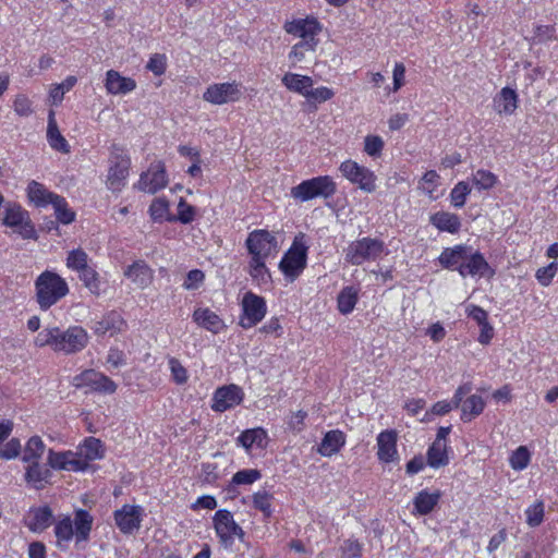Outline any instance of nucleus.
<instances>
[{
    "mask_svg": "<svg viewBox=\"0 0 558 558\" xmlns=\"http://www.w3.org/2000/svg\"><path fill=\"white\" fill-rule=\"evenodd\" d=\"M125 323L121 316L114 312L105 315L100 320L95 322L92 327L94 332L98 336L109 333L110 336L121 331Z\"/></svg>",
    "mask_w": 558,
    "mask_h": 558,
    "instance_id": "473e14b6",
    "label": "nucleus"
},
{
    "mask_svg": "<svg viewBox=\"0 0 558 558\" xmlns=\"http://www.w3.org/2000/svg\"><path fill=\"white\" fill-rule=\"evenodd\" d=\"M385 142L378 135H367L364 138V151L369 157L376 158L381 155Z\"/></svg>",
    "mask_w": 558,
    "mask_h": 558,
    "instance_id": "864d4df0",
    "label": "nucleus"
},
{
    "mask_svg": "<svg viewBox=\"0 0 558 558\" xmlns=\"http://www.w3.org/2000/svg\"><path fill=\"white\" fill-rule=\"evenodd\" d=\"M195 215V207L187 204L185 199L181 198L178 204V215L174 216L175 221H180L183 225H187L194 220Z\"/></svg>",
    "mask_w": 558,
    "mask_h": 558,
    "instance_id": "4d7b16f0",
    "label": "nucleus"
},
{
    "mask_svg": "<svg viewBox=\"0 0 558 558\" xmlns=\"http://www.w3.org/2000/svg\"><path fill=\"white\" fill-rule=\"evenodd\" d=\"M316 48L317 47H314L312 45L296 43L292 46L288 54V58L292 65H296L298 63L305 60L306 53L314 52Z\"/></svg>",
    "mask_w": 558,
    "mask_h": 558,
    "instance_id": "6e6d98bb",
    "label": "nucleus"
},
{
    "mask_svg": "<svg viewBox=\"0 0 558 558\" xmlns=\"http://www.w3.org/2000/svg\"><path fill=\"white\" fill-rule=\"evenodd\" d=\"M272 496L266 490H258L253 495L254 508L262 511L265 517H270L272 513L271 508Z\"/></svg>",
    "mask_w": 558,
    "mask_h": 558,
    "instance_id": "8fccbe9b",
    "label": "nucleus"
},
{
    "mask_svg": "<svg viewBox=\"0 0 558 558\" xmlns=\"http://www.w3.org/2000/svg\"><path fill=\"white\" fill-rule=\"evenodd\" d=\"M21 442L17 438L10 439L2 448H0V458L11 460L19 457L21 452Z\"/></svg>",
    "mask_w": 558,
    "mask_h": 558,
    "instance_id": "e2e57ef3",
    "label": "nucleus"
},
{
    "mask_svg": "<svg viewBox=\"0 0 558 558\" xmlns=\"http://www.w3.org/2000/svg\"><path fill=\"white\" fill-rule=\"evenodd\" d=\"M213 522L216 534L225 547H230L235 538L241 541L244 538L243 529L234 521L233 514L229 510H218Z\"/></svg>",
    "mask_w": 558,
    "mask_h": 558,
    "instance_id": "9b49d317",
    "label": "nucleus"
},
{
    "mask_svg": "<svg viewBox=\"0 0 558 558\" xmlns=\"http://www.w3.org/2000/svg\"><path fill=\"white\" fill-rule=\"evenodd\" d=\"M526 523L531 527L538 526L544 519V504L536 501L525 510Z\"/></svg>",
    "mask_w": 558,
    "mask_h": 558,
    "instance_id": "5fc2aeb1",
    "label": "nucleus"
},
{
    "mask_svg": "<svg viewBox=\"0 0 558 558\" xmlns=\"http://www.w3.org/2000/svg\"><path fill=\"white\" fill-rule=\"evenodd\" d=\"M518 94L510 87H504L493 100L495 111L500 116H511L518 108Z\"/></svg>",
    "mask_w": 558,
    "mask_h": 558,
    "instance_id": "b1692460",
    "label": "nucleus"
},
{
    "mask_svg": "<svg viewBox=\"0 0 558 558\" xmlns=\"http://www.w3.org/2000/svg\"><path fill=\"white\" fill-rule=\"evenodd\" d=\"M385 244L378 239L365 236L351 242L344 251V258L354 266L376 260L384 252Z\"/></svg>",
    "mask_w": 558,
    "mask_h": 558,
    "instance_id": "39448f33",
    "label": "nucleus"
},
{
    "mask_svg": "<svg viewBox=\"0 0 558 558\" xmlns=\"http://www.w3.org/2000/svg\"><path fill=\"white\" fill-rule=\"evenodd\" d=\"M52 522V512L48 507L31 509L25 518L26 526L34 533H41Z\"/></svg>",
    "mask_w": 558,
    "mask_h": 558,
    "instance_id": "c85d7f7f",
    "label": "nucleus"
},
{
    "mask_svg": "<svg viewBox=\"0 0 558 558\" xmlns=\"http://www.w3.org/2000/svg\"><path fill=\"white\" fill-rule=\"evenodd\" d=\"M105 87L108 94L125 95L136 88V82L131 77L122 76L116 70L106 72Z\"/></svg>",
    "mask_w": 558,
    "mask_h": 558,
    "instance_id": "412c9836",
    "label": "nucleus"
},
{
    "mask_svg": "<svg viewBox=\"0 0 558 558\" xmlns=\"http://www.w3.org/2000/svg\"><path fill=\"white\" fill-rule=\"evenodd\" d=\"M342 550L347 558H361L362 546L356 541L348 539L344 542Z\"/></svg>",
    "mask_w": 558,
    "mask_h": 558,
    "instance_id": "774afa93",
    "label": "nucleus"
},
{
    "mask_svg": "<svg viewBox=\"0 0 558 558\" xmlns=\"http://www.w3.org/2000/svg\"><path fill=\"white\" fill-rule=\"evenodd\" d=\"M531 461V453L525 446L518 447L509 458V464L514 471H522L527 468Z\"/></svg>",
    "mask_w": 558,
    "mask_h": 558,
    "instance_id": "de8ad7c7",
    "label": "nucleus"
},
{
    "mask_svg": "<svg viewBox=\"0 0 558 558\" xmlns=\"http://www.w3.org/2000/svg\"><path fill=\"white\" fill-rule=\"evenodd\" d=\"M430 223L439 231L457 233L461 227V221L456 214L438 211L430 217Z\"/></svg>",
    "mask_w": 558,
    "mask_h": 558,
    "instance_id": "c9c22d12",
    "label": "nucleus"
},
{
    "mask_svg": "<svg viewBox=\"0 0 558 558\" xmlns=\"http://www.w3.org/2000/svg\"><path fill=\"white\" fill-rule=\"evenodd\" d=\"M143 509L135 505H123L114 511V521L124 534H131L141 527Z\"/></svg>",
    "mask_w": 558,
    "mask_h": 558,
    "instance_id": "f3484780",
    "label": "nucleus"
},
{
    "mask_svg": "<svg viewBox=\"0 0 558 558\" xmlns=\"http://www.w3.org/2000/svg\"><path fill=\"white\" fill-rule=\"evenodd\" d=\"M149 215L156 222L175 221L174 216L170 215V204L165 197H157L151 202Z\"/></svg>",
    "mask_w": 558,
    "mask_h": 558,
    "instance_id": "ea45409f",
    "label": "nucleus"
},
{
    "mask_svg": "<svg viewBox=\"0 0 558 558\" xmlns=\"http://www.w3.org/2000/svg\"><path fill=\"white\" fill-rule=\"evenodd\" d=\"M92 389L105 393H113L117 390V385L108 376L97 372L95 384Z\"/></svg>",
    "mask_w": 558,
    "mask_h": 558,
    "instance_id": "052dcab7",
    "label": "nucleus"
},
{
    "mask_svg": "<svg viewBox=\"0 0 558 558\" xmlns=\"http://www.w3.org/2000/svg\"><path fill=\"white\" fill-rule=\"evenodd\" d=\"M78 278L93 295L99 296L106 292V282L94 267L90 266L78 274Z\"/></svg>",
    "mask_w": 558,
    "mask_h": 558,
    "instance_id": "72a5a7b5",
    "label": "nucleus"
},
{
    "mask_svg": "<svg viewBox=\"0 0 558 558\" xmlns=\"http://www.w3.org/2000/svg\"><path fill=\"white\" fill-rule=\"evenodd\" d=\"M337 191V184L329 175H319L302 181L293 186L290 195L298 202L304 203L311 199L322 197L329 198Z\"/></svg>",
    "mask_w": 558,
    "mask_h": 558,
    "instance_id": "20e7f679",
    "label": "nucleus"
},
{
    "mask_svg": "<svg viewBox=\"0 0 558 558\" xmlns=\"http://www.w3.org/2000/svg\"><path fill=\"white\" fill-rule=\"evenodd\" d=\"M48 464L54 470H64L81 472L84 471V464L81 463L75 451H62L56 452L49 450L48 452Z\"/></svg>",
    "mask_w": 558,
    "mask_h": 558,
    "instance_id": "6ab92c4d",
    "label": "nucleus"
},
{
    "mask_svg": "<svg viewBox=\"0 0 558 558\" xmlns=\"http://www.w3.org/2000/svg\"><path fill=\"white\" fill-rule=\"evenodd\" d=\"M242 96L243 88L240 83L226 82L209 85L203 94V99L213 105L221 106L239 101Z\"/></svg>",
    "mask_w": 558,
    "mask_h": 558,
    "instance_id": "ddd939ff",
    "label": "nucleus"
},
{
    "mask_svg": "<svg viewBox=\"0 0 558 558\" xmlns=\"http://www.w3.org/2000/svg\"><path fill=\"white\" fill-rule=\"evenodd\" d=\"M77 458L84 464V471L89 466L90 461L101 459L104 457L102 444L99 439L88 437L76 449Z\"/></svg>",
    "mask_w": 558,
    "mask_h": 558,
    "instance_id": "5701e85b",
    "label": "nucleus"
},
{
    "mask_svg": "<svg viewBox=\"0 0 558 558\" xmlns=\"http://www.w3.org/2000/svg\"><path fill=\"white\" fill-rule=\"evenodd\" d=\"M131 160L124 148L112 145L106 184L112 192L121 191L129 175Z\"/></svg>",
    "mask_w": 558,
    "mask_h": 558,
    "instance_id": "423d86ee",
    "label": "nucleus"
},
{
    "mask_svg": "<svg viewBox=\"0 0 558 558\" xmlns=\"http://www.w3.org/2000/svg\"><path fill=\"white\" fill-rule=\"evenodd\" d=\"M47 142L53 150L62 154H69L71 150L70 144L59 130L54 112L52 110H50L48 114Z\"/></svg>",
    "mask_w": 558,
    "mask_h": 558,
    "instance_id": "bb28decb",
    "label": "nucleus"
},
{
    "mask_svg": "<svg viewBox=\"0 0 558 558\" xmlns=\"http://www.w3.org/2000/svg\"><path fill=\"white\" fill-rule=\"evenodd\" d=\"M245 246L251 256L248 272L258 282H267L270 279L266 262L275 258L279 252L277 238L269 231L257 229L248 233Z\"/></svg>",
    "mask_w": 558,
    "mask_h": 558,
    "instance_id": "f257e3e1",
    "label": "nucleus"
},
{
    "mask_svg": "<svg viewBox=\"0 0 558 558\" xmlns=\"http://www.w3.org/2000/svg\"><path fill=\"white\" fill-rule=\"evenodd\" d=\"M461 420L470 422L478 416L485 409V401L478 395H471L461 404Z\"/></svg>",
    "mask_w": 558,
    "mask_h": 558,
    "instance_id": "4c0bfd02",
    "label": "nucleus"
},
{
    "mask_svg": "<svg viewBox=\"0 0 558 558\" xmlns=\"http://www.w3.org/2000/svg\"><path fill=\"white\" fill-rule=\"evenodd\" d=\"M57 326L46 327L37 333L34 344L37 348L50 347L54 351Z\"/></svg>",
    "mask_w": 558,
    "mask_h": 558,
    "instance_id": "603ef678",
    "label": "nucleus"
},
{
    "mask_svg": "<svg viewBox=\"0 0 558 558\" xmlns=\"http://www.w3.org/2000/svg\"><path fill=\"white\" fill-rule=\"evenodd\" d=\"M282 85L291 93L306 97L310 87L314 86L311 76L287 72L281 78Z\"/></svg>",
    "mask_w": 558,
    "mask_h": 558,
    "instance_id": "7c9ffc66",
    "label": "nucleus"
},
{
    "mask_svg": "<svg viewBox=\"0 0 558 558\" xmlns=\"http://www.w3.org/2000/svg\"><path fill=\"white\" fill-rule=\"evenodd\" d=\"M457 271L465 278L466 276H480L484 277L488 272H492L490 267L484 256L478 252H471L468 248L465 259L460 267H457Z\"/></svg>",
    "mask_w": 558,
    "mask_h": 558,
    "instance_id": "a211bd4d",
    "label": "nucleus"
},
{
    "mask_svg": "<svg viewBox=\"0 0 558 558\" xmlns=\"http://www.w3.org/2000/svg\"><path fill=\"white\" fill-rule=\"evenodd\" d=\"M45 449L46 446L39 436L31 437L24 449L23 461L26 463L39 462Z\"/></svg>",
    "mask_w": 558,
    "mask_h": 558,
    "instance_id": "79ce46f5",
    "label": "nucleus"
},
{
    "mask_svg": "<svg viewBox=\"0 0 558 558\" xmlns=\"http://www.w3.org/2000/svg\"><path fill=\"white\" fill-rule=\"evenodd\" d=\"M168 184V178L166 174V169L162 162H154L141 175L138 181V189L143 192L155 194L159 190H162Z\"/></svg>",
    "mask_w": 558,
    "mask_h": 558,
    "instance_id": "2eb2a0df",
    "label": "nucleus"
},
{
    "mask_svg": "<svg viewBox=\"0 0 558 558\" xmlns=\"http://www.w3.org/2000/svg\"><path fill=\"white\" fill-rule=\"evenodd\" d=\"M51 205L54 209V215L58 221L63 225H69L74 220L75 214L69 208L68 203L63 197L58 195L54 197V201L51 203Z\"/></svg>",
    "mask_w": 558,
    "mask_h": 558,
    "instance_id": "49530a36",
    "label": "nucleus"
},
{
    "mask_svg": "<svg viewBox=\"0 0 558 558\" xmlns=\"http://www.w3.org/2000/svg\"><path fill=\"white\" fill-rule=\"evenodd\" d=\"M345 445V435L339 429L329 430L325 434L318 446V453L323 457H332Z\"/></svg>",
    "mask_w": 558,
    "mask_h": 558,
    "instance_id": "c756f323",
    "label": "nucleus"
},
{
    "mask_svg": "<svg viewBox=\"0 0 558 558\" xmlns=\"http://www.w3.org/2000/svg\"><path fill=\"white\" fill-rule=\"evenodd\" d=\"M27 196L37 207L51 205L58 195L49 192L41 183L32 181L27 186Z\"/></svg>",
    "mask_w": 558,
    "mask_h": 558,
    "instance_id": "f704fd0d",
    "label": "nucleus"
},
{
    "mask_svg": "<svg viewBox=\"0 0 558 558\" xmlns=\"http://www.w3.org/2000/svg\"><path fill=\"white\" fill-rule=\"evenodd\" d=\"M96 376H97L96 371L86 369L73 378V385L77 388H81V387H90L92 388L95 384Z\"/></svg>",
    "mask_w": 558,
    "mask_h": 558,
    "instance_id": "338daca9",
    "label": "nucleus"
},
{
    "mask_svg": "<svg viewBox=\"0 0 558 558\" xmlns=\"http://www.w3.org/2000/svg\"><path fill=\"white\" fill-rule=\"evenodd\" d=\"M66 267L75 271L77 274H81L88 267L89 265V257L85 251L82 248H75L68 253L66 259H65Z\"/></svg>",
    "mask_w": 558,
    "mask_h": 558,
    "instance_id": "a19ab883",
    "label": "nucleus"
},
{
    "mask_svg": "<svg viewBox=\"0 0 558 558\" xmlns=\"http://www.w3.org/2000/svg\"><path fill=\"white\" fill-rule=\"evenodd\" d=\"M471 193V186L469 182L460 181L458 182L454 187L451 190L450 193V199L451 204L457 207L461 208L464 206L466 196Z\"/></svg>",
    "mask_w": 558,
    "mask_h": 558,
    "instance_id": "09e8293b",
    "label": "nucleus"
},
{
    "mask_svg": "<svg viewBox=\"0 0 558 558\" xmlns=\"http://www.w3.org/2000/svg\"><path fill=\"white\" fill-rule=\"evenodd\" d=\"M34 286L36 302L43 311L56 305L70 292L66 280L52 270L43 271L36 278Z\"/></svg>",
    "mask_w": 558,
    "mask_h": 558,
    "instance_id": "f03ea898",
    "label": "nucleus"
},
{
    "mask_svg": "<svg viewBox=\"0 0 558 558\" xmlns=\"http://www.w3.org/2000/svg\"><path fill=\"white\" fill-rule=\"evenodd\" d=\"M339 170L347 180L356 184L362 191L372 193L376 190L375 173L356 161L351 159L344 160L341 162Z\"/></svg>",
    "mask_w": 558,
    "mask_h": 558,
    "instance_id": "f8f14e48",
    "label": "nucleus"
},
{
    "mask_svg": "<svg viewBox=\"0 0 558 558\" xmlns=\"http://www.w3.org/2000/svg\"><path fill=\"white\" fill-rule=\"evenodd\" d=\"M92 525L93 517L83 509L75 511L74 520L70 517L59 520L54 525L57 546L60 548L65 547L73 537H75L76 543L86 541Z\"/></svg>",
    "mask_w": 558,
    "mask_h": 558,
    "instance_id": "7ed1b4c3",
    "label": "nucleus"
},
{
    "mask_svg": "<svg viewBox=\"0 0 558 558\" xmlns=\"http://www.w3.org/2000/svg\"><path fill=\"white\" fill-rule=\"evenodd\" d=\"M146 68L155 75H161L167 68V59L163 54L155 53L150 57Z\"/></svg>",
    "mask_w": 558,
    "mask_h": 558,
    "instance_id": "69168bd1",
    "label": "nucleus"
},
{
    "mask_svg": "<svg viewBox=\"0 0 558 558\" xmlns=\"http://www.w3.org/2000/svg\"><path fill=\"white\" fill-rule=\"evenodd\" d=\"M56 339L54 352H61L64 354H75L81 352L89 342L87 331L78 325L70 326L65 330L57 327Z\"/></svg>",
    "mask_w": 558,
    "mask_h": 558,
    "instance_id": "6e6552de",
    "label": "nucleus"
},
{
    "mask_svg": "<svg viewBox=\"0 0 558 558\" xmlns=\"http://www.w3.org/2000/svg\"><path fill=\"white\" fill-rule=\"evenodd\" d=\"M243 316L240 319V325L244 329H250L257 325L266 315V303L262 296L247 292L242 300Z\"/></svg>",
    "mask_w": 558,
    "mask_h": 558,
    "instance_id": "4468645a",
    "label": "nucleus"
},
{
    "mask_svg": "<svg viewBox=\"0 0 558 558\" xmlns=\"http://www.w3.org/2000/svg\"><path fill=\"white\" fill-rule=\"evenodd\" d=\"M124 276L137 288L145 289L151 283L154 271L145 262L137 260L124 270Z\"/></svg>",
    "mask_w": 558,
    "mask_h": 558,
    "instance_id": "4be33fe9",
    "label": "nucleus"
},
{
    "mask_svg": "<svg viewBox=\"0 0 558 558\" xmlns=\"http://www.w3.org/2000/svg\"><path fill=\"white\" fill-rule=\"evenodd\" d=\"M236 444L247 452L253 449H264L267 446V433L262 427L246 429L238 436Z\"/></svg>",
    "mask_w": 558,
    "mask_h": 558,
    "instance_id": "a878e982",
    "label": "nucleus"
},
{
    "mask_svg": "<svg viewBox=\"0 0 558 558\" xmlns=\"http://www.w3.org/2000/svg\"><path fill=\"white\" fill-rule=\"evenodd\" d=\"M193 320L202 328L219 333L225 329L223 320L211 310L207 307H198L193 313Z\"/></svg>",
    "mask_w": 558,
    "mask_h": 558,
    "instance_id": "393cba45",
    "label": "nucleus"
},
{
    "mask_svg": "<svg viewBox=\"0 0 558 558\" xmlns=\"http://www.w3.org/2000/svg\"><path fill=\"white\" fill-rule=\"evenodd\" d=\"M472 183L478 191H486L498 183V177L489 170L478 169L472 174Z\"/></svg>",
    "mask_w": 558,
    "mask_h": 558,
    "instance_id": "c03bdc74",
    "label": "nucleus"
},
{
    "mask_svg": "<svg viewBox=\"0 0 558 558\" xmlns=\"http://www.w3.org/2000/svg\"><path fill=\"white\" fill-rule=\"evenodd\" d=\"M307 246L304 243V235L294 238L291 247L287 251L279 263V269L291 281L295 280L306 267Z\"/></svg>",
    "mask_w": 558,
    "mask_h": 558,
    "instance_id": "0eeeda50",
    "label": "nucleus"
},
{
    "mask_svg": "<svg viewBox=\"0 0 558 558\" xmlns=\"http://www.w3.org/2000/svg\"><path fill=\"white\" fill-rule=\"evenodd\" d=\"M243 390L236 385L218 388L213 396L211 409L215 412H225L239 405L243 400Z\"/></svg>",
    "mask_w": 558,
    "mask_h": 558,
    "instance_id": "dca6fc26",
    "label": "nucleus"
},
{
    "mask_svg": "<svg viewBox=\"0 0 558 558\" xmlns=\"http://www.w3.org/2000/svg\"><path fill=\"white\" fill-rule=\"evenodd\" d=\"M51 478V471L39 462L28 463L25 481L35 489H43Z\"/></svg>",
    "mask_w": 558,
    "mask_h": 558,
    "instance_id": "2f4dec72",
    "label": "nucleus"
},
{
    "mask_svg": "<svg viewBox=\"0 0 558 558\" xmlns=\"http://www.w3.org/2000/svg\"><path fill=\"white\" fill-rule=\"evenodd\" d=\"M262 477V474L256 469H244L241 471H238L231 480V483L229 485V489L233 490L234 486L238 485H251L258 481Z\"/></svg>",
    "mask_w": 558,
    "mask_h": 558,
    "instance_id": "a18cd8bd",
    "label": "nucleus"
},
{
    "mask_svg": "<svg viewBox=\"0 0 558 558\" xmlns=\"http://www.w3.org/2000/svg\"><path fill=\"white\" fill-rule=\"evenodd\" d=\"M468 248L465 245L446 248L439 256V263L445 268L457 270V267H460L465 259Z\"/></svg>",
    "mask_w": 558,
    "mask_h": 558,
    "instance_id": "e433bc0d",
    "label": "nucleus"
},
{
    "mask_svg": "<svg viewBox=\"0 0 558 558\" xmlns=\"http://www.w3.org/2000/svg\"><path fill=\"white\" fill-rule=\"evenodd\" d=\"M440 498L441 493L437 489L433 492L428 489H422L415 495L413 499V513L418 515H426L430 513L438 505Z\"/></svg>",
    "mask_w": 558,
    "mask_h": 558,
    "instance_id": "cd10ccee",
    "label": "nucleus"
},
{
    "mask_svg": "<svg viewBox=\"0 0 558 558\" xmlns=\"http://www.w3.org/2000/svg\"><path fill=\"white\" fill-rule=\"evenodd\" d=\"M557 272V263L553 262L549 265L538 268L536 270L535 277L539 284L543 287H547L553 281L555 275Z\"/></svg>",
    "mask_w": 558,
    "mask_h": 558,
    "instance_id": "bf43d9fd",
    "label": "nucleus"
},
{
    "mask_svg": "<svg viewBox=\"0 0 558 558\" xmlns=\"http://www.w3.org/2000/svg\"><path fill=\"white\" fill-rule=\"evenodd\" d=\"M448 462L447 444L434 441L427 450V464L430 468L438 469L447 465Z\"/></svg>",
    "mask_w": 558,
    "mask_h": 558,
    "instance_id": "58836bf2",
    "label": "nucleus"
},
{
    "mask_svg": "<svg viewBox=\"0 0 558 558\" xmlns=\"http://www.w3.org/2000/svg\"><path fill=\"white\" fill-rule=\"evenodd\" d=\"M13 110L20 117H29L34 112L33 102L23 94L16 95L13 100Z\"/></svg>",
    "mask_w": 558,
    "mask_h": 558,
    "instance_id": "13d9d810",
    "label": "nucleus"
},
{
    "mask_svg": "<svg viewBox=\"0 0 558 558\" xmlns=\"http://www.w3.org/2000/svg\"><path fill=\"white\" fill-rule=\"evenodd\" d=\"M2 223L14 229L23 239L36 238V230L29 219L28 213L16 203H8L5 205Z\"/></svg>",
    "mask_w": 558,
    "mask_h": 558,
    "instance_id": "9d476101",
    "label": "nucleus"
},
{
    "mask_svg": "<svg viewBox=\"0 0 558 558\" xmlns=\"http://www.w3.org/2000/svg\"><path fill=\"white\" fill-rule=\"evenodd\" d=\"M205 279V275L199 269L190 270L183 282V288L186 290H196L201 287Z\"/></svg>",
    "mask_w": 558,
    "mask_h": 558,
    "instance_id": "0e129e2a",
    "label": "nucleus"
},
{
    "mask_svg": "<svg viewBox=\"0 0 558 558\" xmlns=\"http://www.w3.org/2000/svg\"><path fill=\"white\" fill-rule=\"evenodd\" d=\"M168 363L173 380L179 385L185 384L189 378L187 372L180 361L175 357H171Z\"/></svg>",
    "mask_w": 558,
    "mask_h": 558,
    "instance_id": "680f3d73",
    "label": "nucleus"
},
{
    "mask_svg": "<svg viewBox=\"0 0 558 558\" xmlns=\"http://www.w3.org/2000/svg\"><path fill=\"white\" fill-rule=\"evenodd\" d=\"M377 457L384 463L398 460L397 434L395 430H384L377 436Z\"/></svg>",
    "mask_w": 558,
    "mask_h": 558,
    "instance_id": "aec40b11",
    "label": "nucleus"
},
{
    "mask_svg": "<svg viewBox=\"0 0 558 558\" xmlns=\"http://www.w3.org/2000/svg\"><path fill=\"white\" fill-rule=\"evenodd\" d=\"M335 96V92L327 86L310 87L305 99L310 104H322L330 100Z\"/></svg>",
    "mask_w": 558,
    "mask_h": 558,
    "instance_id": "3c124183",
    "label": "nucleus"
},
{
    "mask_svg": "<svg viewBox=\"0 0 558 558\" xmlns=\"http://www.w3.org/2000/svg\"><path fill=\"white\" fill-rule=\"evenodd\" d=\"M357 302V290L353 287L343 288L338 295V310L341 314H350Z\"/></svg>",
    "mask_w": 558,
    "mask_h": 558,
    "instance_id": "37998d69",
    "label": "nucleus"
},
{
    "mask_svg": "<svg viewBox=\"0 0 558 558\" xmlns=\"http://www.w3.org/2000/svg\"><path fill=\"white\" fill-rule=\"evenodd\" d=\"M283 29L287 34L292 35L295 38H300V44L317 47V36L320 34L323 27L317 19L313 16H306L304 19L287 21L283 24Z\"/></svg>",
    "mask_w": 558,
    "mask_h": 558,
    "instance_id": "1a4fd4ad",
    "label": "nucleus"
}]
</instances>
